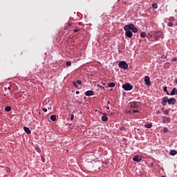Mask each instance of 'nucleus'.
Listing matches in <instances>:
<instances>
[{
  "label": "nucleus",
  "instance_id": "f257e3e1",
  "mask_svg": "<svg viewBox=\"0 0 177 177\" xmlns=\"http://www.w3.org/2000/svg\"><path fill=\"white\" fill-rule=\"evenodd\" d=\"M131 26H133L132 24L126 25L124 28V30L125 31V35L128 38H132L133 35V33H132V30H131Z\"/></svg>",
  "mask_w": 177,
  "mask_h": 177
},
{
  "label": "nucleus",
  "instance_id": "f03ea898",
  "mask_svg": "<svg viewBox=\"0 0 177 177\" xmlns=\"http://www.w3.org/2000/svg\"><path fill=\"white\" fill-rule=\"evenodd\" d=\"M118 66L120 68H123V70H128V64H127V62L125 61H121L119 63Z\"/></svg>",
  "mask_w": 177,
  "mask_h": 177
},
{
  "label": "nucleus",
  "instance_id": "7ed1b4c3",
  "mask_svg": "<svg viewBox=\"0 0 177 177\" xmlns=\"http://www.w3.org/2000/svg\"><path fill=\"white\" fill-rule=\"evenodd\" d=\"M122 88L124 91H132V89H133V86L129 83H126L122 85Z\"/></svg>",
  "mask_w": 177,
  "mask_h": 177
},
{
  "label": "nucleus",
  "instance_id": "20e7f679",
  "mask_svg": "<svg viewBox=\"0 0 177 177\" xmlns=\"http://www.w3.org/2000/svg\"><path fill=\"white\" fill-rule=\"evenodd\" d=\"M129 105L133 109H139V104H138V102H131L129 104Z\"/></svg>",
  "mask_w": 177,
  "mask_h": 177
},
{
  "label": "nucleus",
  "instance_id": "39448f33",
  "mask_svg": "<svg viewBox=\"0 0 177 177\" xmlns=\"http://www.w3.org/2000/svg\"><path fill=\"white\" fill-rule=\"evenodd\" d=\"M144 80H145L146 85H147L148 86H150V85L151 84V82L150 81V77L145 76Z\"/></svg>",
  "mask_w": 177,
  "mask_h": 177
},
{
  "label": "nucleus",
  "instance_id": "423d86ee",
  "mask_svg": "<svg viewBox=\"0 0 177 177\" xmlns=\"http://www.w3.org/2000/svg\"><path fill=\"white\" fill-rule=\"evenodd\" d=\"M167 103H168V104H175V103H176V99H175V98L168 99L167 98Z\"/></svg>",
  "mask_w": 177,
  "mask_h": 177
},
{
  "label": "nucleus",
  "instance_id": "0eeeda50",
  "mask_svg": "<svg viewBox=\"0 0 177 177\" xmlns=\"http://www.w3.org/2000/svg\"><path fill=\"white\" fill-rule=\"evenodd\" d=\"M95 92L92 90L87 91L85 92L86 96H93Z\"/></svg>",
  "mask_w": 177,
  "mask_h": 177
},
{
  "label": "nucleus",
  "instance_id": "6e6552de",
  "mask_svg": "<svg viewBox=\"0 0 177 177\" xmlns=\"http://www.w3.org/2000/svg\"><path fill=\"white\" fill-rule=\"evenodd\" d=\"M168 103V97H165L162 98V101L161 102L162 106H165Z\"/></svg>",
  "mask_w": 177,
  "mask_h": 177
},
{
  "label": "nucleus",
  "instance_id": "1a4fd4ad",
  "mask_svg": "<svg viewBox=\"0 0 177 177\" xmlns=\"http://www.w3.org/2000/svg\"><path fill=\"white\" fill-rule=\"evenodd\" d=\"M163 124H165L166 122H171V118L169 117L164 116L162 119Z\"/></svg>",
  "mask_w": 177,
  "mask_h": 177
},
{
  "label": "nucleus",
  "instance_id": "9d476101",
  "mask_svg": "<svg viewBox=\"0 0 177 177\" xmlns=\"http://www.w3.org/2000/svg\"><path fill=\"white\" fill-rule=\"evenodd\" d=\"M133 160H134L136 162H140V161H142V158H140L139 156H136L133 158Z\"/></svg>",
  "mask_w": 177,
  "mask_h": 177
},
{
  "label": "nucleus",
  "instance_id": "9b49d317",
  "mask_svg": "<svg viewBox=\"0 0 177 177\" xmlns=\"http://www.w3.org/2000/svg\"><path fill=\"white\" fill-rule=\"evenodd\" d=\"M156 34L159 36V38H164V32L162 31H156Z\"/></svg>",
  "mask_w": 177,
  "mask_h": 177
},
{
  "label": "nucleus",
  "instance_id": "f8f14e48",
  "mask_svg": "<svg viewBox=\"0 0 177 177\" xmlns=\"http://www.w3.org/2000/svg\"><path fill=\"white\" fill-rule=\"evenodd\" d=\"M24 131L26 132V133H28V135H30V133H31V130H30V128L27 127H24Z\"/></svg>",
  "mask_w": 177,
  "mask_h": 177
},
{
  "label": "nucleus",
  "instance_id": "ddd939ff",
  "mask_svg": "<svg viewBox=\"0 0 177 177\" xmlns=\"http://www.w3.org/2000/svg\"><path fill=\"white\" fill-rule=\"evenodd\" d=\"M131 32H138V28H136L135 26H133V24H132V26H131Z\"/></svg>",
  "mask_w": 177,
  "mask_h": 177
},
{
  "label": "nucleus",
  "instance_id": "4468645a",
  "mask_svg": "<svg viewBox=\"0 0 177 177\" xmlns=\"http://www.w3.org/2000/svg\"><path fill=\"white\" fill-rule=\"evenodd\" d=\"M171 96H174V95H177V88H174L173 90L170 93Z\"/></svg>",
  "mask_w": 177,
  "mask_h": 177
},
{
  "label": "nucleus",
  "instance_id": "2eb2a0df",
  "mask_svg": "<svg viewBox=\"0 0 177 177\" xmlns=\"http://www.w3.org/2000/svg\"><path fill=\"white\" fill-rule=\"evenodd\" d=\"M109 120V118L107 117V114L104 113L103 116L102 117V121L106 122Z\"/></svg>",
  "mask_w": 177,
  "mask_h": 177
},
{
  "label": "nucleus",
  "instance_id": "dca6fc26",
  "mask_svg": "<svg viewBox=\"0 0 177 177\" xmlns=\"http://www.w3.org/2000/svg\"><path fill=\"white\" fill-rule=\"evenodd\" d=\"M145 128L150 129V128H151V127H153V124L151 122L147 123V124H145Z\"/></svg>",
  "mask_w": 177,
  "mask_h": 177
},
{
  "label": "nucleus",
  "instance_id": "f3484780",
  "mask_svg": "<svg viewBox=\"0 0 177 177\" xmlns=\"http://www.w3.org/2000/svg\"><path fill=\"white\" fill-rule=\"evenodd\" d=\"M108 86H109V88H114V86H115V83L110 82L108 84Z\"/></svg>",
  "mask_w": 177,
  "mask_h": 177
},
{
  "label": "nucleus",
  "instance_id": "a211bd4d",
  "mask_svg": "<svg viewBox=\"0 0 177 177\" xmlns=\"http://www.w3.org/2000/svg\"><path fill=\"white\" fill-rule=\"evenodd\" d=\"M153 39H155V41H158V39H160V36L158 35H157V33H156L153 35Z\"/></svg>",
  "mask_w": 177,
  "mask_h": 177
},
{
  "label": "nucleus",
  "instance_id": "6ab92c4d",
  "mask_svg": "<svg viewBox=\"0 0 177 177\" xmlns=\"http://www.w3.org/2000/svg\"><path fill=\"white\" fill-rule=\"evenodd\" d=\"M140 37L141 38H146V37H147V35L146 34L145 32H142L140 33Z\"/></svg>",
  "mask_w": 177,
  "mask_h": 177
},
{
  "label": "nucleus",
  "instance_id": "aec40b11",
  "mask_svg": "<svg viewBox=\"0 0 177 177\" xmlns=\"http://www.w3.org/2000/svg\"><path fill=\"white\" fill-rule=\"evenodd\" d=\"M176 154H177V151L175 150H171L170 151V156H176Z\"/></svg>",
  "mask_w": 177,
  "mask_h": 177
},
{
  "label": "nucleus",
  "instance_id": "412c9836",
  "mask_svg": "<svg viewBox=\"0 0 177 177\" xmlns=\"http://www.w3.org/2000/svg\"><path fill=\"white\" fill-rule=\"evenodd\" d=\"M51 121H56V115H52L50 117Z\"/></svg>",
  "mask_w": 177,
  "mask_h": 177
},
{
  "label": "nucleus",
  "instance_id": "4be33fe9",
  "mask_svg": "<svg viewBox=\"0 0 177 177\" xmlns=\"http://www.w3.org/2000/svg\"><path fill=\"white\" fill-rule=\"evenodd\" d=\"M152 8H153V9H157V8H158V4H157V3H153L152 4Z\"/></svg>",
  "mask_w": 177,
  "mask_h": 177
},
{
  "label": "nucleus",
  "instance_id": "5701e85b",
  "mask_svg": "<svg viewBox=\"0 0 177 177\" xmlns=\"http://www.w3.org/2000/svg\"><path fill=\"white\" fill-rule=\"evenodd\" d=\"M5 110H6V111L9 112L12 110V108L10 106H8L5 107Z\"/></svg>",
  "mask_w": 177,
  "mask_h": 177
},
{
  "label": "nucleus",
  "instance_id": "b1692460",
  "mask_svg": "<svg viewBox=\"0 0 177 177\" xmlns=\"http://www.w3.org/2000/svg\"><path fill=\"white\" fill-rule=\"evenodd\" d=\"M35 149L37 153H41V148H39V147H35Z\"/></svg>",
  "mask_w": 177,
  "mask_h": 177
},
{
  "label": "nucleus",
  "instance_id": "393cba45",
  "mask_svg": "<svg viewBox=\"0 0 177 177\" xmlns=\"http://www.w3.org/2000/svg\"><path fill=\"white\" fill-rule=\"evenodd\" d=\"M73 85L75 88H78V84H77V82H73Z\"/></svg>",
  "mask_w": 177,
  "mask_h": 177
},
{
  "label": "nucleus",
  "instance_id": "a878e982",
  "mask_svg": "<svg viewBox=\"0 0 177 177\" xmlns=\"http://www.w3.org/2000/svg\"><path fill=\"white\" fill-rule=\"evenodd\" d=\"M163 91H164V92H166L167 95H169V92L167 91V86H165L163 88Z\"/></svg>",
  "mask_w": 177,
  "mask_h": 177
},
{
  "label": "nucleus",
  "instance_id": "bb28decb",
  "mask_svg": "<svg viewBox=\"0 0 177 177\" xmlns=\"http://www.w3.org/2000/svg\"><path fill=\"white\" fill-rule=\"evenodd\" d=\"M168 26H169V27H173L174 23H172V22H169V23H168Z\"/></svg>",
  "mask_w": 177,
  "mask_h": 177
},
{
  "label": "nucleus",
  "instance_id": "cd10ccee",
  "mask_svg": "<svg viewBox=\"0 0 177 177\" xmlns=\"http://www.w3.org/2000/svg\"><path fill=\"white\" fill-rule=\"evenodd\" d=\"M171 62H177V57H174L171 59Z\"/></svg>",
  "mask_w": 177,
  "mask_h": 177
},
{
  "label": "nucleus",
  "instance_id": "c85d7f7f",
  "mask_svg": "<svg viewBox=\"0 0 177 177\" xmlns=\"http://www.w3.org/2000/svg\"><path fill=\"white\" fill-rule=\"evenodd\" d=\"M66 64L68 66H71V62L70 61H68V62H66Z\"/></svg>",
  "mask_w": 177,
  "mask_h": 177
},
{
  "label": "nucleus",
  "instance_id": "c756f323",
  "mask_svg": "<svg viewBox=\"0 0 177 177\" xmlns=\"http://www.w3.org/2000/svg\"><path fill=\"white\" fill-rule=\"evenodd\" d=\"M76 83L78 84V85H81V84H82V82L81 80H77Z\"/></svg>",
  "mask_w": 177,
  "mask_h": 177
},
{
  "label": "nucleus",
  "instance_id": "7c9ffc66",
  "mask_svg": "<svg viewBox=\"0 0 177 177\" xmlns=\"http://www.w3.org/2000/svg\"><path fill=\"white\" fill-rule=\"evenodd\" d=\"M163 113H164L165 115H168V111L167 110L164 111Z\"/></svg>",
  "mask_w": 177,
  "mask_h": 177
},
{
  "label": "nucleus",
  "instance_id": "2f4dec72",
  "mask_svg": "<svg viewBox=\"0 0 177 177\" xmlns=\"http://www.w3.org/2000/svg\"><path fill=\"white\" fill-rule=\"evenodd\" d=\"M73 120H74V115L71 114V120L73 121Z\"/></svg>",
  "mask_w": 177,
  "mask_h": 177
},
{
  "label": "nucleus",
  "instance_id": "473e14b6",
  "mask_svg": "<svg viewBox=\"0 0 177 177\" xmlns=\"http://www.w3.org/2000/svg\"><path fill=\"white\" fill-rule=\"evenodd\" d=\"M164 132H165V133H167V132H168V128L165 127L164 129Z\"/></svg>",
  "mask_w": 177,
  "mask_h": 177
},
{
  "label": "nucleus",
  "instance_id": "72a5a7b5",
  "mask_svg": "<svg viewBox=\"0 0 177 177\" xmlns=\"http://www.w3.org/2000/svg\"><path fill=\"white\" fill-rule=\"evenodd\" d=\"M43 111H44V113H46V111H48V109L46 108H43Z\"/></svg>",
  "mask_w": 177,
  "mask_h": 177
},
{
  "label": "nucleus",
  "instance_id": "f704fd0d",
  "mask_svg": "<svg viewBox=\"0 0 177 177\" xmlns=\"http://www.w3.org/2000/svg\"><path fill=\"white\" fill-rule=\"evenodd\" d=\"M78 31H80L79 29H75V30H73L74 32H78Z\"/></svg>",
  "mask_w": 177,
  "mask_h": 177
},
{
  "label": "nucleus",
  "instance_id": "c9c22d12",
  "mask_svg": "<svg viewBox=\"0 0 177 177\" xmlns=\"http://www.w3.org/2000/svg\"><path fill=\"white\" fill-rule=\"evenodd\" d=\"M41 161L44 162V161H45V158L43 157V156H41Z\"/></svg>",
  "mask_w": 177,
  "mask_h": 177
},
{
  "label": "nucleus",
  "instance_id": "e433bc0d",
  "mask_svg": "<svg viewBox=\"0 0 177 177\" xmlns=\"http://www.w3.org/2000/svg\"><path fill=\"white\" fill-rule=\"evenodd\" d=\"M133 113H139V111L138 110H133Z\"/></svg>",
  "mask_w": 177,
  "mask_h": 177
},
{
  "label": "nucleus",
  "instance_id": "4c0bfd02",
  "mask_svg": "<svg viewBox=\"0 0 177 177\" xmlns=\"http://www.w3.org/2000/svg\"><path fill=\"white\" fill-rule=\"evenodd\" d=\"M75 93H76V95H80V91H77L75 92Z\"/></svg>",
  "mask_w": 177,
  "mask_h": 177
},
{
  "label": "nucleus",
  "instance_id": "58836bf2",
  "mask_svg": "<svg viewBox=\"0 0 177 177\" xmlns=\"http://www.w3.org/2000/svg\"><path fill=\"white\" fill-rule=\"evenodd\" d=\"M68 27H71V23H68Z\"/></svg>",
  "mask_w": 177,
  "mask_h": 177
},
{
  "label": "nucleus",
  "instance_id": "ea45409f",
  "mask_svg": "<svg viewBox=\"0 0 177 177\" xmlns=\"http://www.w3.org/2000/svg\"><path fill=\"white\" fill-rule=\"evenodd\" d=\"M106 110H110V107L109 106H106Z\"/></svg>",
  "mask_w": 177,
  "mask_h": 177
},
{
  "label": "nucleus",
  "instance_id": "a19ab883",
  "mask_svg": "<svg viewBox=\"0 0 177 177\" xmlns=\"http://www.w3.org/2000/svg\"><path fill=\"white\" fill-rule=\"evenodd\" d=\"M175 82L177 84V79L176 78L175 79Z\"/></svg>",
  "mask_w": 177,
  "mask_h": 177
},
{
  "label": "nucleus",
  "instance_id": "79ce46f5",
  "mask_svg": "<svg viewBox=\"0 0 177 177\" xmlns=\"http://www.w3.org/2000/svg\"><path fill=\"white\" fill-rule=\"evenodd\" d=\"M107 104H110V101H109V102H107Z\"/></svg>",
  "mask_w": 177,
  "mask_h": 177
},
{
  "label": "nucleus",
  "instance_id": "37998d69",
  "mask_svg": "<svg viewBox=\"0 0 177 177\" xmlns=\"http://www.w3.org/2000/svg\"><path fill=\"white\" fill-rule=\"evenodd\" d=\"M129 113L131 114V111H129Z\"/></svg>",
  "mask_w": 177,
  "mask_h": 177
},
{
  "label": "nucleus",
  "instance_id": "c03bdc74",
  "mask_svg": "<svg viewBox=\"0 0 177 177\" xmlns=\"http://www.w3.org/2000/svg\"><path fill=\"white\" fill-rule=\"evenodd\" d=\"M162 177H165V176H162Z\"/></svg>",
  "mask_w": 177,
  "mask_h": 177
}]
</instances>
